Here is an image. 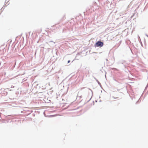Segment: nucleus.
Masks as SVG:
<instances>
[{
    "instance_id": "nucleus-2",
    "label": "nucleus",
    "mask_w": 148,
    "mask_h": 148,
    "mask_svg": "<svg viewBox=\"0 0 148 148\" xmlns=\"http://www.w3.org/2000/svg\"><path fill=\"white\" fill-rule=\"evenodd\" d=\"M70 62V60H69L68 61V63H69Z\"/></svg>"
},
{
    "instance_id": "nucleus-1",
    "label": "nucleus",
    "mask_w": 148,
    "mask_h": 148,
    "mask_svg": "<svg viewBox=\"0 0 148 148\" xmlns=\"http://www.w3.org/2000/svg\"><path fill=\"white\" fill-rule=\"evenodd\" d=\"M103 43L101 41H98L95 44V46L96 47H102L103 46Z\"/></svg>"
}]
</instances>
